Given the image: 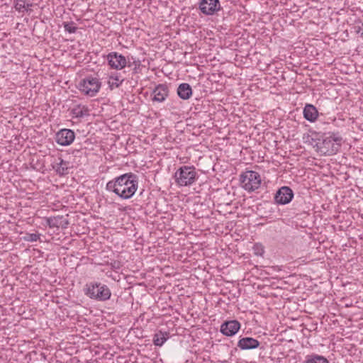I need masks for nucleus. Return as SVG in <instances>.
Here are the masks:
<instances>
[{
  "label": "nucleus",
  "instance_id": "obj_1",
  "mask_svg": "<svg viewBox=\"0 0 363 363\" xmlns=\"http://www.w3.org/2000/svg\"><path fill=\"white\" fill-rule=\"evenodd\" d=\"M138 187V177L129 172L120 175L109 181L106 189L113 192L122 199H129L133 196Z\"/></svg>",
  "mask_w": 363,
  "mask_h": 363
},
{
  "label": "nucleus",
  "instance_id": "obj_2",
  "mask_svg": "<svg viewBox=\"0 0 363 363\" xmlns=\"http://www.w3.org/2000/svg\"><path fill=\"white\" fill-rule=\"evenodd\" d=\"M328 134L329 135H324L318 138L314 147H316L318 152L322 155H333L339 150L342 138L338 132Z\"/></svg>",
  "mask_w": 363,
  "mask_h": 363
},
{
  "label": "nucleus",
  "instance_id": "obj_3",
  "mask_svg": "<svg viewBox=\"0 0 363 363\" xmlns=\"http://www.w3.org/2000/svg\"><path fill=\"white\" fill-rule=\"evenodd\" d=\"M83 291L89 298L98 301H106L110 299L111 296L110 289L106 284L98 281L86 284Z\"/></svg>",
  "mask_w": 363,
  "mask_h": 363
},
{
  "label": "nucleus",
  "instance_id": "obj_4",
  "mask_svg": "<svg viewBox=\"0 0 363 363\" xmlns=\"http://www.w3.org/2000/svg\"><path fill=\"white\" fill-rule=\"evenodd\" d=\"M198 178L199 175L194 166H182L174 174L175 183L179 186H191L196 182Z\"/></svg>",
  "mask_w": 363,
  "mask_h": 363
},
{
  "label": "nucleus",
  "instance_id": "obj_5",
  "mask_svg": "<svg viewBox=\"0 0 363 363\" xmlns=\"http://www.w3.org/2000/svg\"><path fill=\"white\" fill-rule=\"evenodd\" d=\"M240 182L245 190L252 192L260 187L262 179L258 172L250 170L240 175Z\"/></svg>",
  "mask_w": 363,
  "mask_h": 363
},
{
  "label": "nucleus",
  "instance_id": "obj_6",
  "mask_svg": "<svg viewBox=\"0 0 363 363\" xmlns=\"http://www.w3.org/2000/svg\"><path fill=\"white\" fill-rule=\"evenodd\" d=\"M101 86L100 80L92 76H89L80 81L78 85L79 90L89 96H95Z\"/></svg>",
  "mask_w": 363,
  "mask_h": 363
},
{
  "label": "nucleus",
  "instance_id": "obj_7",
  "mask_svg": "<svg viewBox=\"0 0 363 363\" xmlns=\"http://www.w3.org/2000/svg\"><path fill=\"white\" fill-rule=\"evenodd\" d=\"M108 65L111 69L116 70H121L125 67H128V62H130V57L128 56L125 57L122 54L117 52H111L106 57Z\"/></svg>",
  "mask_w": 363,
  "mask_h": 363
},
{
  "label": "nucleus",
  "instance_id": "obj_8",
  "mask_svg": "<svg viewBox=\"0 0 363 363\" xmlns=\"http://www.w3.org/2000/svg\"><path fill=\"white\" fill-rule=\"evenodd\" d=\"M201 12L206 16H212L222 9L219 0H201L199 3Z\"/></svg>",
  "mask_w": 363,
  "mask_h": 363
},
{
  "label": "nucleus",
  "instance_id": "obj_9",
  "mask_svg": "<svg viewBox=\"0 0 363 363\" xmlns=\"http://www.w3.org/2000/svg\"><path fill=\"white\" fill-rule=\"evenodd\" d=\"M292 189L286 186L279 188L274 197V202L279 205H286L289 203L294 198Z\"/></svg>",
  "mask_w": 363,
  "mask_h": 363
},
{
  "label": "nucleus",
  "instance_id": "obj_10",
  "mask_svg": "<svg viewBox=\"0 0 363 363\" xmlns=\"http://www.w3.org/2000/svg\"><path fill=\"white\" fill-rule=\"evenodd\" d=\"M75 138V133L70 129H62L56 134V142L57 144L67 146L70 145Z\"/></svg>",
  "mask_w": 363,
  "mask_h": 363
},
{
  "label": "nucleus",
  "instance_id": "obj_11",
  "mask_svg": "<svg viewBox=\"0 0 363 363\" xmlns=\"http://www.w3.org/2000/svg\"><path fill=\"white\" fill-rule=\"evenodd\" d=\"M240 324L236 320H228L220 326V332L226 336L234 335L240 329Z\"/></svg>",
  "mask_w": 363,
  "mask_h": 363
},
{
  "label": "nucleus",
  "instance_id": "obj_12",
  "mask_svg": "<svg viewBox=\"0 0 363 363\" xmlns=\"http://www.w3.org/2000/svg\"><path fill=\"white\" fill-rule=\"evenodd\" d=\"M169 95V88L166 84H160L153 89L152 101L159 103L163 102Z\"/></svg>",
  "mask_w": 363,
  "mask_h": 363
},
{
  "label": "nucleus",
  "instance_id": "obj_13",
  "mask_svg": "<svg viewBox=\"0 0 363 363\" xmlns=\"http://www.w3.org/2000/svg\"><path fill=\"white\" fill-rule=\"evenodd\" d=\"M46 223L50 228H59L60 227L62 228H67L69 225L68 220L65 218L63 216L47 218Z\"/></svg>",
  "mask_w": 363,
  "mask_h": 363
},
{
  "label": "nucleus",
  "instance_id": "obj_14",
  "mask_svg": "<svg viewBox=\"0 0 363 363\" xmlns=\"http://www.w3.org/2000/svg\"><path fill=\"white\" fill-rule=\"evenodd\" d=\"M304 118L311 122H315L318 117V111L316 107L312 104H307L303 111Z\"/></svg>",
  "mask_w": 363,
  "mask_h": 363
},
{
  "label": "nucleus",
  "instance_id": "obj_15",
  "mask_svg": "<svg viewBox=\"0 0 363 363\" xmlns=\"http://www.w3.org/2000/svg\"><path fill=\"white\" fill-rule=\"evenodd\" d=\"M259 345V341L252 337H242L238 341V346L241 350L255 349L258 347Z\"/></svg>",
  "mask_w": 363,
  "mask_h": 363
},
{
  "label": "nucleus",
  "instance_id": "obj_16",
  "mask_svg": "<svg viewBox=\"0 0 363 363\" xmlns=\"http://www.w3.org/2000/svg\"><path fill=\"white\" fill-rule=\"evenodd\" d=\"M177 94L184 100L189 99L192 95V89L189 84L182 83L177 88Z\"/></svg>",
  "mask_w": 363,
  "mask_h": 363
},
{
  "label": "nucleus",
  "instance_id": "obj_17",
  "mask_svg": "<svg viewBox=\"0 0 363 363\" xmlns=\"http://www.w3.org/2000/svg\"><path fill=\"white\" fill-rule=\"evenodd\" d=\"M59 162H55L52 167L56 172L60 175H65L68 174V162L63 160L62 158H58Z\"/></svg>",
  "mask_w": 363,
  "mask_h": 363
},
{
  "label": "nucleus",
  "instance_id": "obj_18",
  "mask_svg": "<svg viewBox=\"0 0 363 363\" xmlns=\"http://www.w3.org/2000/svg\"><path fill=\"white\" fill-rule=\"evenodd\" d=\"M168 339V333L166 332L158 331L153 337V342L156 346H162Z\"/></svg>",
  "mask_w": 363,
  "mask_h": 363
},
{
  "label": "nucleus",
  "instance_id": "obj_19",
  "mask_svg": "<svg viewBox=\"0 0 363 363\" xmlns=\"http://www.w3.org/2000/svg\"><path fill=\"white\" fill-rule=\"evenodd\" d=\"M130 62H128V67H133L132 69L133 74H135L140 72L141 62L139 59H135L133 56L130 57Z\"/></svg>",
  "mask_w": 363,
  "mask_h": 363
},
{
  "label": "nucleus",
  "instance_id": "obj_20",
  "mask_svg": "<svg viewBox=\"0 0 363 363\" xmlns=\"http://www.w3.org/2000/svg\"><path fill=\"white\" fill-rule=\"evenodd\" d=\"M306 363H329V362L323 356L313 354L307 357Z\"/></svg>",
  "mask_w": 363,
  "mask_h": 363
},
{
  "label": "nucleus",
  "instance_id": "obj_21",
  "mask_svg": "<svg viewBox=\"0 0 363 363\" xmlns=\"http://www.w3.org/2000/svg\"><path fill=\"white\" fill-rule=\"evenodd\" d=\"M30 6L32 4L26 3V0H18L14 5L16 10L19 12L28 11Z\"/></svg>",
  "mask_w": 363,
  "mask_h": 363
},
{
  "label": "nucleus",
  "instance_id": "obj_22",
  "mask_svg": "<svg viewBox=\"0 0 363 363\" xmlns=\"http://www.w3.org/2000/svg\"><path fill=\"white\" fill-rule=\"evenodd\" d=\"M62 26L66 32L69 33H75L78 29V28L75 26V23L74 21L69 22H63Z\"/></svg>",
  "mask_w": 363,
  "mask_h": 363
},
{
  "label": "nucleus",
  "instance_id": "obj_23",
  "mask_svg": "<svg viewBox=\"0 0 363 363\" xmlns=\"http://www.w3.org/2000/svg\"><path fill=\"white\" fill-rule=\"evenodd\" d=\"M88 108L83 106L82 108L80 106H77L72 109V113L77 118H82L88 113Z\"/></svg>",
  "mask_w": 363,
  "mask_h": 363
},
{
  "label": "nucleus",
  "instance_id": "obj_24",
  "mask_svg": "<svg viewBox=\"0 0 363 363\" xmlns=\"http://www.w3.org/2000/svg\"><path fill=\"white\" fill-rule=\"evenodd\" d=\"M39 233H26L23 237V240L27 242H35L40 239Z\"/></svg>",
  "mask_w": 363,
  "mask_h": 363
},
{
  "label": "nucleus",
  "instance_id": "obj_25",
  "mask_svg": "<svg viewBox=\"0 0 363 363\" xmlns=\"http://www.w3.org/2000/svg\"><path fill=\"white\" fill-rule=\"evenodd\" d=\"M110 79L115 81V82H113V84H114L116 87H119L124 81V79L121 78L119 74L111 75Z\"/></svg>",
  "mask_w": 363,
  "mask_h": 363
},
{
  "label": "nucleus",
  "instance_id": "obj_26",
  "mask_svg": "<svg viewBox=\"0 0 363 363\" xmlns=\"http://www.w3.org/2000/svg\"><path fill=\"white\" fill-rule=\"evenodd\" d=\"M253 251L255 255L262 256L264 252V247L262 244L256 243L253 246Z\"/></svg>",
  "mask_w": 363,
  "mask_h": 363
},
{
  "label": "nucleus",
  "instance_id": "obj_27",
  "mask_svg": "<svg viewBox=\"0 0 363 363\" xmlns=\"http://www.w3.org/2000/svg\"><path fill=\"white\" fill-rule=\"evenodd\" d=\"M303 142L305 143H309L311 144V145H313L314 147V145L316 143V142L318 141V138H313L311 135L309 134H305L303 135Z\"/></svg>",
  "mask_w": 363,
  "mask_h": 363
},
{
  "label": "nucleus",
  "instance_id": "obj_28",
  "mask_svg": "<svg viewBox=\"0 0 363 363\" xmlns=\"http://www.w3.org/2000/svg\"><path fill=\"white\" fill-rule=\"evenodd\" d=\"M361 35H362V36H363V32L362 33V34H361Z\"/></svg>",
  "mask_w": 363,
  "mask_h": 363
},
{
  "label": "nucleus",
  "instance_id": "obj_29",
  "mask_svg": "<svg viewBox=\"0 0 363 363\" xmlns=\"http://www.w3.org/2000/svg\"><path fill=\"white\" fill-rule=\"evenodd\" d=\"M362 26L363 27V23H362Z\"/></svg>",
  "mask_w": 363,
  "mask_h": 363
}]
</instances>
